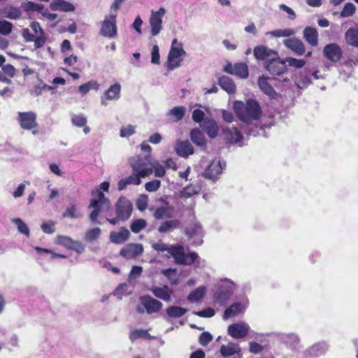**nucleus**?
<instances>
[{
	"label": "nucleus",
	"mask_w": 358,
	"mask_h": 358,
	"mask_svg": "<svg viewBox=\"0 0 358 358\" xmlns=\"http://www.w3.org/2000/svg\"><path fill=\"white\" fill-rule=\"evenodd\" d=\"M152 248L158 252L167 251L169 254L168 258L172 257L176 264L190 266L194 264L196 268L204 266L202 260L196 252L185 253L184 247L180 245H171L169 246L166 243L159 242L152 245Z\"/></svg>",
	"instance_id": "1"
},
{
	"label": "nucleus",
	"mask_w": 358,
	"mask_h": 358,
	"mask_svg": "<svg viewBox=\"0 0 358 358\" xmlns=\"http://www.w3.org/2000/svg\"><path fill=\"white\" fill-rule=\"evenodd\" d=\"M234 110L237 117L244 124L257 120L262 115V108L259 103L249 99L245 103L236 101L234 103Z\"/></svg>",
	"instance_id": "2"
},
{
	"label": "nucleus",
	"mask_w": 358,
	"mask_h": 358,
	"mask_svg": "<svg viewBox=\"0 0 358 358\" xmlns=\"http://www.w3.org/2000/svg\"><path fill=\"white\" fill-rule=\"evenodd\" d=\"M92 194V195H96L97 199H92L90 201L89 208H92L93 210L90 215V219L94 224H102V222L97 220V218L102 210H108L110 208V201L105 196L104 194L99 189L93 191Z\"/></svg>",
	"instance_id": "3"
},
{
	"label": "nucleus",
	"mask_w": 358,
	"mask_h": 358,
	"mask_svg": "<svg viewBox=\"0 0 358 358\" xmlns=\"http://www.w3.org/2000/svg\"><path fill=\"white\" fill-rule=\"evenodd\" d=\"M235 289V284L228 278L222 280L214 293V301L220 306H226L232 296Z\"/></svg>",
	"instance_id": "4"
},
{
	"label": "nucleus",
	"mask_w": 358,
	"mask_h": 358,
	"mask_svg": "<svg viewBox=\"0 0 358 358\" xmlns=\"http://www.w3.org/2000/svg\"><path fill=\"white\" fill-rule=\"evenodd\" d=\"M129 162L133 172L141 178L152 173V168H150L152 161L150 154L143 157L140 155L133 157L129 159Z\"/></svg>",
	"instance_id": "5"
},
{
	"label": "nucleus",
	"mask_w": 358,
	"mask_h": 358,
	"mask_svg": "<svg viewBox=\"0 0 358 358\" xmlns=\"http://www.w3.org/2000/svg\"><path fill=\"white\" fill-rule=\"evenodd\" d=\"M185 55L186 52L183 49L182 43L176 38H174L172 41L171 47L168 55V69L172 71L180 66L181 62L183 60L180 57Z\"/></svg>",
	"instance_id": "6"
},
{
	"label": "nucleus",
	"mask_w": 358,
	"mask_h": 358,
	"mask_svg": "<svg viewBox=\"0 0 358 358\" xmlns=\"http://www.w3.org/2000/svg\"><path fill=\"white\" fill-rule=\"evenodd\" d=\"M116 17L117 13L113 12L105 16L99 31L100 35L110 38L117 36Z\"/></svg>",
	"instance_id": "7"
},
{
	"label": "nucleus",
	"mask_w": 358,
	"mask_h": 358,
	"mask_svg": "<svg viewBox=\"0 0 358 358\" xmlns=\"http://www.w3.org/2000/svg\"><path fill=\"white\" fill-rule=\"evenodd\" d=\"M264 69L268 71V73L273 76H281L283 75L287 71V64L285 60L280 59L279 54L278 57H273L270 61H266L264 62Z\"/></svg>",
	"instance_id": "8"
},
{
	"label": "nucleus",
	"mask_w": 358,
	"mask_h": 358,
	"mask_svg": "<svg viewBox=\"0 0 358 358\" xmlns=\"http://www.w3.org/2000/svg\"><path fill=\"white\" fill-rule=\"evenodd\" d=\"M133 206L126 197L121 196L115 204V213L121 221L127 220L132 213Z\"/></svg>",
	"instance_id": "9"
},
{
	"label": "nucleus",
	"mask_w": 358,
	"mask_h": 358,
	"mask_svg": "<svg viewBox=\"0 0 358 358\" xmlns=\"http://www.w3.org/2000/svg\"><path fill=\"white\" fill-rule=\"evenodd\" d=\"M185 234L189 238L193 239L192 245L199 246L203 243L204 233L199 222H194L187 227L185 229Z\"/></svg>",
	"instance_id": "10"
},
{
	"label": "nucleus",
	"mask_w": 358,
	"mask_h": 358,
	"mask_svg": "<svg viewBox=\"0 0 358 358\" xmlns=\"http://www.w3.org/2000/svg\"><path fill=\"white\" fill-rule=\"evenodd\" d=\"M17 119L21 128L24 130H31L38 125L36 114L33 111L19 112Z\"/></svg>",
	"instance_id": "11"
},
{
	"label": "nucleus",
	"mask_w": 358,
	"mask_h": 358,
	"mask_svg": "<svg viewBox=\"0 0 358 358\" xmlns=\"http://www.w3.org/2000/svg\"><path fill=\"white\" fill-rule=\"evenodd\" d=\"M165 13L166 10L162 7L157 11H151L149 22L151 28V34L153 36L158 35L162 29V17Z\"/></svg>",
	"instance_id": "12"
},
{
	"label": "nucleus",
	"mask_w": 358,
	"mask_h": 358,
	"mask_svg": "<svg viewBox=\"0 0 358 358\" xmlns=\"http://www.w3.org/2000/svg\"><path fill=\"white\" fill-rule=\"evenodd\" d=\"M225 163L222 162L220 160H213L205 169L203 176L207 179L215 181L217 177L222 173Z\"/></svg>",
	"instance_id": "13"
},
{
	"label": "nucleus",
	"mask_w": 358,
	"mask_h": 358,
	"mask_svg": "<svg viewBox=\"0 0 358 358\" xmlns=\"http://www.w3.org/2000/svg\"><path fill=\"white\" fill-rule=\"evenodd\" d=\"M282 43L297 56H301L306 53V47L303 42L296 37L285 39Z\"/></svg>",
	"instance_id": "14"
},
{
	"label": "nucleus",
	"mask_w": 358,
	"mask_h": 358,
	"mask_svg": "<svg viewBox=\"0 0 358 358\" xmlns=\"http://www.w3.org/2000/svg\"><path fill=\"white\" fill-rule=\"evenodd\" d=\"M224 71L241 78H246L249 75L248 66L245 63H236L232 65L230 62H228L224 67Z\"/></svg>",
	"instance_id": "15"
},
{
	"label": "nucleus",
	"mask_w": 358,
	"mask_h": 358,
	"mask_svg": "<svg viewBox=\"0 0 358 358\" xmlns=\"http://www.w3.org/2000/svg\"><path fill=\"white\" fill-rule=\"evenodd\" d=\"M222 133L227 141V143L231 144H237L242 146L243 135L241 132L236 127H224L222 129Z\"/></svg>",
	"instance_id": "16"
},
{
	"label": "nucleus",
	"mask_w": 358,
	"mask_h": 358,
	"mask_svg": "<svg viewBox=\"0 0 358 358\" xmlns=\"http://www.w3.org/2000/svg\"><path fill=\"white\" fill-rule=\"evenodd\" d=\"M140 301L143 306L145 308L147 313L148 314L159 312L163 306L162 302L149 295L141 296Z\"/></svg>",
	"instance_id": "17"
},
{
	"label": "nucleus",
	"mask_w": 358,
	"mask_h": 358,
	"mask_svg": "<svg viewBox=\"0 0 358 358\" xmlns=\"http://www.w3.org/2000/svg\"><path fill=\"white\" fill-rule=\"evenodd\" d=\"M255 57L258 60L270 61L273 57H277L278 52L265 45H257L253 50Z\"/></svg>",
	"instance_id": "18"
},
{
	"label": "nucleus",
	"mask_w": 358,
	"mask_h": 358,
	"mask_svg": "<svg viewBox=\"0 0 358 358\" xmlns=\"http://www.w3.org/2000/svg\"><path fill=\"white\" fill-rule=\"evenodd\" d=\"M250 327L245 322H238L228 327V334L234 338H243L249 332Z\"/></svg>",
	"instance_id": "19"
},
{
	"label": "nucleus",
	"mask_w": 358,
	"mask_h": 358,
	"mask_svg": "<svg viewBox=\"0 0 358 358\" xmlns=\"http://www.w3.org/2000/svg\"><path fill=\"white\" fill-rule=\"evenodd\" d=\"M143 252V247L141 243H129L121 249L120 255L126 259L135 258Z\"/></svg>",
	"instance_id": "20"
},
{
	"label": "nucleus",
	"mask_w": 358,
	"mask_h": 358,
	"mask_svg": "<svg viewBox=\"0 0 358 358\" xmlns=\"http://www.w3.org/2000/svg\"><path fill=\"white\" fill-rule=\"evenodd\" d=\"M199 127L210 138H215L218 135L219 127L213 118L206 117Z\"/></svg>",
	"instance_id": "21"
},
{
	"label": "nucleus",
	"mask_w": 358,
	"mask_h": 358,
	"mask_svg": "<svg viewBox=\"0 0 358 358\" xmlns=\"http://www.w3.org/2000/svg\"><path fill=\"white\" fill-rule=\"evenodd\" d=\"M323 54L329 60L336 62L342 57V50L338 44L329 43L324 46Z\"/></svg>",
	"instance_id": "22"
},
{
	"label": "nucleus",
	"mask_w": 358,
	"mask_h": 358,
	"mask_svg": "<svg viewBox=\"0 0 358 358\" xmlns=\"http://www.w3.org/2000/svg\"><path fill=\"white\" fill-rule=\"evenodd\" d=\"M121 85L119 83L112 85L101 96V103L103 106L108 104L107 101L117 100L120 96Z\"/></svg>",
	"instance_id": "23"
},
{
	"label": "nucleus",
	"mask_w": 358,
	"mask_h": 358,
	"mask_svg": "<svg viewBox=\"0 0 358 358\" xmlns=\"http://www.w3.org/2000/svg\"><path fill=\"white\" fill-rule=\"evenodd\" d=\"M278 338L292 350H296L299 348L300 339L298 335L294 333H280Z\"/></svg>",
	"instance_id": "24"
},
{
	"label": "nucleus",
	"mask_w": 358,
	"mask_h": 358,
	"mask_svg": "<svg viewBox=\"0 0 358 358\" xmlns=\"http://www.w3.org/2000/svg\"><path fill=\"white\" fill-rule=\"evenodd\" d=\"M248 301L246 299L243 302H237L232 303L224 312V319L227 320L232 316L237 315L238 314L243 312L248 307Z\"/></svg>",
	"instance_id": "25"
},
{
	"label": "nucleus",
	"mask_w": 358,
	"mask_h": 358,
	"mask_svg": "<svg viewBox=\"0 0 358 358\" xmlns=\"http://www.w3.org/2000/svg\"><path fill=\"white\" fill-rule=\"evenodd\" d=\"M150 290L155 297L166 302L171 300V295L173 294L172 289L169 288L167 285L162 287L153 286Z\"/></svg>",
	"instance_id": "26"
},
{
	"label": "nucleus",
	"mask_w": 358,
	"mask_h": 358,
	"mask_svg": "<svg viewBox=\"0 0 358 358\" xmlns=\"http://www.w3.org/2000/svg\"><path fill=\"white\" fill-rule=\"evenodd\" d=\"M273 78L266 77L264 75L259 77L257 80V84L260 90L270 98H275L276 96V92L271 86V85L268 83V80H272Z\"/></svg>",
	"instance_id": "27"
},
{
	"label": "nucleus",
	"mask_w": 358,
	"mask_h": 358,
	"mask_svg": "<svg viewBox=\"0 0 358 358\" xmlns=\"http://www.w3.org/2000/svg\"><path fill=\"white\" fill-rule=\"evenodd\" d=\"M295 83L300 89L307 88L311 84V71L307 69L301 70L296 78Z\"/></svg>",
	"instance_id": "28"
},
{
	"label": "nucleus",
	"mask_w": 358,
	"mask_h": 358,
	"mask_svg": "<svg viewBox=\"0 0 358 358\" xmlns=\"http://www.w3.org/2000/svg\"><path fill=\"white\" fill-rule=\"evenodd\" d=\"M175 148L176 153L182 157L187 158L194 153V148L188 141H178Z\"/></svg>",
	"instance_id": "29"
},
{
	"label": "nucleus",
	"mask_w": 358,
	"mask_h": 358,
	"mask_svg": "<svg viewBox=\"0 0 358 358\" xmlns=\"http://www.w3.org/2000/svg\"><path fill=\"white\" fill-rule=\"evenodd\" d=\"M129 236V231L125 227H122L118 232H110V240L113 243L121 244L127 241Z\"/></svg>",
	"instance_id": "30"
},
{
	"label": "nucleus",
	"mask_w": 358,
	"mask_h": 358,
	"mask_svg": "<svg viewBox=\"0 0 358 358\" xmlns=\"http://www.w3.org/2000/svg\"><path fill=\"white\" fill-rule=\"evenodd\" d=\"M303 38L307 43L312 46H316L318 44V33L315 28L307 27L303 31Z\"/></svg>",
	"instance_id": "31"
},
{
	"label": "nucleus",
	"mask_w": 358,
	"mask_h": 358,
	"mask_svg": "<svg viewBox=\"0 0 358 358\" xmlns=\"http://www.w3.org/2000/svg\"><path fill=\"white\" fill-rule=\"evenodd\" d=\"M327 348L328 345L325 342H319L310 347L306 350V354L310 357H317L324 355Z\"/></svg>",
	"instance_id": "32"
},
{
	"label": "nucleus",
	"mask_w": 358,
	"mask_h": 358,
	"mask_svg": "<svg viewBox=\"0 0 358 358\" xmlns=\"http://www.w3.org/2000/svg\"><path fill=\"white\" fill-rule=\"evenodd\" d=\"M218 85L223 90L226 91L229 94L236 92V85L232 79L228 76H222L218 80Z\"/></svg>",
	"instance_id": "33"
},
{
	"label": "nucleus",
	"mask_w": 358,
	"mask_h": 358,
	"mask_svg": "<svg viewBox=\"0 0 358 358\" xmlns=\"http://www.w3.org/2000/svg\"><path fill=\"white\" fill-rule=\"evenodd\" d=\"M50 8L52 10H59L63 12H70L75 10V6L66 1L64 0H57L55 1H52L50 4Z\"/></svg>",
	"instance_id": "34"
},
{
	"label": "nucleus",
	"mask_w": 358,
	"mask_h": 358,
	"mask_svg": "<svg viewBox=\"0 0 358 358\" xmlns=\"http://www.w3.org/2000/svg\"><path fill=\"white\" fill-rule=\"evenodd\" d=\"M241 129L248 136H257L264 133V126H257L252 124V122L244 124L241 126Z\"/></svg>",
	"instance_id": "35"
},
{
	"label": "nucleus",
	"mask_w": 358,
	"mask_h": 358,
	"mask_svg": "<svg viewBox=\"0 0 358 358\" xmlns=\"http://www.w3.org/2000/svg\"><path fill=\"white\" fill-rule=\"evenodd\" d=\"M345 40L348 45L358 48V27H350L345 34Z\"/></svg>",
	"instance_id": "36"
},
{
	"label": "nucleus",
	"mask_w": 358,
	"mask_h": 358,
	"mask_svg": "<svg viewBox=\"0 0 358 358\" xmlns=\"http://www.w3.org/2000/svg\"><path fill=\"white\" fill-rule=\"evenodd\" d=\"M192 141L198 146H205L206 145V139L203 133L199 128L192 129L189 134Z\"/></svg>",
	"instance_id": "37"
},
{
	"label": "nucleus",
	"mask_w": 358,
	"mask_h": 358,
	"mask_svg": "<svg viewBox=\"0 0 358 358\" xmlns=\"http://www.w3.org/2000/svg\"><path fill=\"white\" fill-rule=\"evenodd\" d=\"M220 351L224 357H228L239 352L240 348L234 343H229L227 345H222Z\"/></svg>",
	"instance_id": "38"
},
{
	"label": "nucleus",
	"mask_w": 358,
	"mask_h": 358,
	"mask_svg": "<svg viewBox=\"0 0 358 358\" xmlns=\"http://www.w3.org/2000/svg\"><path fill=\"white\" fill-rule=\"evenodd\" d=\"M2 14L4 17L10 20L19 19L22 15L20 9L12 6L4 7L2 9Z\"/></svg>",
	"instance_id": "39"
},
{
	"label": "nucleus",
	"mask_w": 358,
	"mask_h": 358,
	"mask_svg": "<svg viewBox=\"0 0 358 358\" xmlns=\"http://www.w3.org/2000/svg\"><path fill=\"white\" fill-rule=\"evenodd\" d=\"M186 109L184 106H176L167 113V116L171 117L173 122L181 120L185 115Z\"/></svg>",
	"instance_id": "40"
},
{
	"label": "nucleus",
	"mask_w": 358,
	"mask_h": 358,
	"mask_svg": "<svg viewBox=\"0 0 358 358\" xmlns=\"http://www.w3.org/2000/svg\"><path fill=\"white\" fill-rule=\"evenodd\" d=\"M173 208L170 206H161L157 208L154 213L153 216L157 220H161L164 218H169L172 216Z\"/></svg>",
	"instance_id": "41"
},
{
	"label": "nucleus",
	"mask_w": 358,
	"mask_h": 358,
	"mask_svg": "<svg viewBox=\"0 0 358 358\" xmlns=\"http://www.w3.org/2000/svg\"><path fill=\"white\" fill-rule=\"evenodd\" d=\"M21 8L26 13L37 11L41 13L44 8V5L42 3H34L33 1H25L21 3Z\"/></svg>",
	"instance_id": "42"
},
{
	"label": "nucleus",
	"mask_w": 358,
	"mask_h": 358,
	"mask_svg": "<svg viewBox=\"0 0 358 358\" xmlns=\"http://www.w3.org/2000/svg\"><path fill=\"white\" fill-rule=\"evenodd\" d=\"M206 293V288L204 286H200L192 291L187 299L189 301L194 302L198 301L203 298Z\"/></svg>",
	"instance_id": "43"
},
{
	"label": "nucleus",
	"mask_w": 358,
	"mask_h": 358,
	"mask_svg": "<svg viewBox=\"0 0 358 358\" xmlns=\"http://www.w3.org/2000/svg\"><path fill=\"white\" fill-rule=\"evenodd\" d=\"M161 273L169 280L171 285H176L178 283L179 275L176 268L163 269Z\"/></svg>",
	"instance_id": "44"
},
{
	"label": "nucleus",
	"mask_w": 358,
	"mask_h": 358,
	"mask_svg": "<svg viewBox=\"0 0 358 358\" xmlns=\"http://www.w3.org/2000/svg\"><path fill=\"white\" fill-rule=\"evenodd\" d=\"M187 312V309L176 306H172L166 309V314L169 317L178 318L183 316Z\"/></svg>",
	"instance_id": "45"
},
{
	"label": "nucleus",
	"mask_w": 358,
	"mask_h": 358,
	"mask_svg": "<svg viewBox=\"0 0 358 358\" xmlns=\"http://www.w3.org/2000/svg\"><path fill=\"white\" fill-rule=\"evenodd\" d=\"M179 225L180 221L178 220H166L161 223L158 231L160 233H166L177 228Z\"/></svg>",
	"instance_id": "46"
},
{
	"label": "nucleus",
	"mask_w": 358,
	"mask_h": 358,
	"mask_svg": "<svg viewBox=\"0 0 358 358\" xmlns=\"http://www.w3.org/2000/svg\"><path fill=\"white\" fill-rule=\"evenodd\" d=\"M199 192L200 187L199 186L190 185L185 187L182 190L180 191V196L187 199L199 194Z\"/></svg>",
	"instance_id": "47"
},
{
	"label": "nucleus",
	"mask_w": 358,
	"mask_h": 358,
	"mask_svg": "<svg viewBox=\"0 0 358 358\" xmlns=\"http://www.w3.org/2000/svg\"><path fill=\"white\" fill-rule=\"evenodd\" d=\"M268 35L273 37H289L295 34V31L292 29H275L267 32Z\"/></svg>",
	"instance_id": "48"
},
{
	"label": "nucleus",
	"mask_w": 358,
	"mask_h": 358,
	"mask_svg": "<svg viewBox=\"0 0 358 358\" xmlns=\"http://www.w3.org/2000/svg\"><path fill=\"white\" fill-rule=\"evenodd\" d=\"M140 338L150 339L151 336L148 331L144 329H134L130 331L129 339L131 342H134Z\"/></svg>",
	"instance_id": "49"
},
{
	"label": "nucleus",
	"mask_w": 358,
	"mask_h": 358,
	"mask_svg": "<svg viewBox=\"0 0 358 358\" xmlns=\"http://www.w3.org/2000/svg\"><path fill=\"white\" fill-rule=\"evenodd\" d=\"M287 66L294 67L296 69H301L306 64V61L301 59H296L292 57H287L285 58Z\"/></svg>",
	"instance_id": "50"
},
{
	"label": "nucleus",
	"mask_w": 358,
	"mask_h": 358,
	"mask_svg": "<svg viewBox=\"0 0 358 358\" xmlns=\"http://www.w3.org/2000/svg\"><path fill=\"white\" fill-rule=\"evenodd\" d=\"M147 227V222L143 219H138L134 221L131 224V230L134 233H138L143 229Z\"/></svg>",
	"instance_id": "51"
},
{
	"label": "nucleus",
	"mask_w": 358,
	"mask_h": 358,
	"mask_svg": "<svg viewBox=\"0 0 358 358\" xmlns=\"http://www.w3.org/2000/svg\"><path fill=\"white\" fill-rule=\"evenodd\" d=\"M12 222L17 226L18 231L27 236H29V229L27 225L20 219L15 218Z\"/></svg>",
	"instance_id": "52"
},
{
	"label": "nucleus",
	"mask_w": 358,
	"mask_h": 358,
	"mask_svg": "<svg viewBox=\"0 0 358 358\" xmlns=\"http://www.w3.org/2000/svg\"><path fill=\"white\" fill-rule=\"evenodd\" d=\"M101 234V229L99 227H94L91 229H89L85 233V240L87 242H92Z\"/></svg>",
	"instance_id": "53"
},
{
	"label": "nucleus",
	"mask_w": 358,
	"mask_h": 358,
	"mask_svg": "<svg viewBox=\"0 0 358 358\" xmlns=\"http://www.w3.org/2000/svg\"><path fill=\"white\" fill-rule=\"evenodd\" d=\"M356 8L352 3H346L342 11L341 12V17H348L352 16L355 12Z\"/></svg>",
	"instance_id": "54"
},
{
	"label": "nucleus",
	"mask_w": 358,
	"mask_h": 358,
	"mask_svg": "<svg viewBox=\"0 0 358 358\" xmlns=\"http://www.w3.org/2000/svg\"><path fill=\"white\" fill-rule=\"evenodd\" d=\"M71 122L73 125L78 127H83L87 124V118L83 115L73 114L71 115Z\"/></svg>",
	"instance_id": "55"
},
{
	"label": "nucleus",
	"mask_w": 358,
	"mask_h": 358,
	"mask_svg": "<svg viewBox=\"0 0 358 358\" xmlns=\"http://www.w3.org/2000/svg\"><path fill=\"white\" fill-rule=\"evenodd\" d=\"M150 168L154 170L155 176L157 177H162L166 171L164 167L157 161H152Z\"/></svg>",
	"instance_id": "56"
},
{
	"label": "nucleus",
	"mask_w": 358,
	"mask_h": 358,
	"mask_svg": "<svg viewBox=\"0 0 358 358\" xmlns=\"http://www.w3.org/2000/svg\"><path fill=\"white\" fill-rule=\"evenodd\" d=\"M73 239L66 236L59 235L57 236L56 243L58 245L64 246L65 248L70 249L73 243Z\"/></svg>",
	"instance_id": "57"
},
{
	"label": "nucleus",
	"mask_w": 358,
	"mask_h": 358,
	"mask_svg": "<svg viewBox=\"0 0 358 358\" xmlns=\"http://www.w3.org/2000/svg\"><path fill=\"white\" fill-rule=\"evenodd\" d=\"M143 272V268L140 266H134L128 276L129 282H131L132 280H136L138 278Z\"/></svg>",
	"instance_id": "58"
},
{
	"label": "nucleus",
	"mask_w": 358,
	"mask_h": 358,
	"mask_svg": "<svg viewBox=\"0 0 358 358\" xmlns=\"http://www.w3.org/2000/svg\"><path fill=\"white\" fill-rule=\"evenodd\" d=\"M13 28V24L6 20H0V34L3 35L9 34Z\"/></svg>",
	"instance_id": "59"
},
{
	"label": "nucleus",
	"mask_w": 358,
	"mask_h": 358,
	"mask_svg": "<svg viewBox=\"0 0 358 358\" xmlns=\"http://www.w3.org/2000/svg\"><path fill=\"white\" fill-rule=\"evenodd\" d=\"M55 222L50 220L47 222L43 223L41 226V228L44 233L48 234H52L55 231Z\"/></svg>",
	"instance_id": "60"
},
{
	"label": "nucleus",
	"mask_w": 358,
	"mask_h": 358,
	"mask_svg": "<svg viewBox=\"0 0 358 358\" xmlns=\"http://www.w3.org/2000/svg\"><path fill=\"white\" fill-rule=\"evenodd\" d=\"M212 340V335L208 331H204L199 336V343L203 346H206Z\"/></svg>",
	"instance_id": "61"
},
{
	"label": "nucleus",
	"mask_w": 358,
	"mask_h": 358,
	"mask_svg": "<svg viewBox=\"0 0 358 358\" xmlns=\"http://www.w3.org/2000/svg\"><path fill=\"white\" fill-rule=\"evenodd\" d=\"M135 133V127L131 124L122 127L120 129L121 137H129Z\"/></svg>",
	"instance_id": "62"
},
{
	"label": "nucleus",
	"mask_w": 358,
	"mask_h": 358,
	"mask_svg": "<svg viewBox=\"0 0 358 358\" xmlns=\"http://www.w3.org/2000/svg\"><path fill=\"white\" fill-rule=\"evenodd\" d=\"M33 41L34 42L35 50L42 48L46 42V37L45 36V33L40 34L38 36H35L34 40Z\"/></svg>",
	"instance_id": "63"
},
{
	"label": "nucleus",
	"mask_w": 358,
	"mask_h": 358,
	"mask_svg": "<svg viewBox=\"0 0 358 358\" xmlns=\"http://www.w3.org/2000/svg\"><path fill=\"white\" fill-rule=\"evenodd\" d=\"M161 182L159 180H153L148 182L145 185V188L148 192H155L160 187Z\"/></svg>",
	"instance_id": "64"
}]
</instances>
